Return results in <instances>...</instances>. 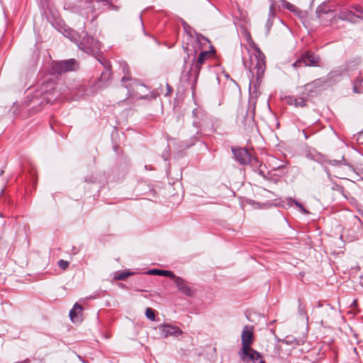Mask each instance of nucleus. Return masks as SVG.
I'll list each match as a JSON object with an SVG mask.
<instances>
[{"label":"nucleus","instance_id":"0eeeda50","mask_svg":"<svg viewBox=\"0 0 363 363\" xmlns=\"http://www.w3.org/2000/svg\"><path fill=\"white\" fill-rule=\"evenodd\" d=\"M235 158L242 164H247L252 161L250 152L245 148H233Z\"/></svg>","mask_w":363,"mask_h":363},{"label":"nucleus","instance_id":"9d476101","mask_svg":"<svg viewBox=\"0 0 363 363\" xmlns=\"http://www.w3.org/2000/svg\"><path fill=\"white\" fill-rule=\"evenodd\" d=\"M325 81L321 79H317L311 83L305 84L301 87V94L308 96L310 94L315 92L317 89L321 87L324 84Z\"/></svg>","mask_w":363,"mask_h":363},{"label":"nucleus","instance_id":"b1692460","mask_svg":"<svg viewBox=\"0 0 363 363\" xmlns=\"http://www.w3.org/2000/svg\"><path fill=\"white\" fill-rule=\"evenodd\" d=\"M335 189H336L337 191H339V192H342V191L343 188H342V186H341L336 185V188H335Z\"/></svg>","mask_w":363,"mask_h":363},{"label":"nucleus","instance_id":"6e6552de","mask_svg":"<svg viewBox=\"0 0 363 363\" xmlns=\"http://www.w3.org/2000/svg\"><path fill=\"white\" fill-rule=\"evenodd\" d=\"M173 280L179 291L187 296H193L194 290L186 280L176 275Z\"/></svg>","mask_w":363,"mask_h":363},{"label":"nucleus","instance_id":"5701e85b","mask_svg":"<svg viewBox=\"0 0 363 363\" xmlns=\"http://www.w3.org/2000/svg\"><path fill=\"white\" fill-rule=\"evenodd\" d=\"M332 20H330L328 16H324V21H321L323 23L326 24L327 22H330Z\"/></svg>","mask_w":363,"mask_h":363},{"label":"nucleus","instance_id":"412c9836","mask_svg":"<svg viewBox=\"0 0 363 363\" xmlns=\"http://www.w3.org/2000/svg\"><path fill=\"white\" fill-rule=\"evenodd\" d=\"M128 276H129V274H121L117 276L116 279L124 280Z\"/></svg>","mask_w":363,"mask_h":363},{"label":"nucleus","instance_id":"1a4fd4ad","mask_svg":"<svg viewBox=\"0 0 363 363\" xmlns=\"http://www.w3.org/2000/svg\"><path fill=\"white\" fill-rule=\"evenodd\" d=\"M215 52L213 50L212 51H202L197 60L194 62L193 65H194V72L196 75H198L201 69L202 65L209 58L213 56Z\"/></svg>","mask_w":363,"mask_h":363},{"label":"nucleus","instance_id":"39448f33","mask_svg":"<svg viewBox=\"0 0 363 363\" xmlns=\"http://www.w3.org/2000/svg\"><path fill=\"white\" fill-rule=\"evenodd\" d=\"M264 55L259 50L254 57H250L251 69L257 70L258 76L262 75L264 71Z\"/></svg>","mask_w":363,"mask_h":363},{"label":"nucleus","instance_id":"423d86ee","mask_svg":"<svg viewBox=\"0 0 363 363\" xmlns=\"http://www.w3.org/2000/svg\"><path fill=\"white\" fill-rule=\"evenodd\" d=\"M157 328L160 332L161 336L164 338H167L169 336L177 337L182 333V330L179 327L169 324L160 325Z\"/></svg>","mask_w":363,"mask_h":363},{"label":"nucleus","instance_id":"ddd939ff","mask_svg":"<svg viewBox=\"0 0 363 363\" xmlns=\"http://www.w3.org/2000/svg\"><path fill=\"white\" fill-rule=\"evenodd\" d=\"M82 307L78 303H75L69 312V317L74 323H79L82 320Z\"/></svg>","mask_w":363,"mask_h":363},{"label":"nucleus","instance_id":"f8f14e48","mask_svg":"<svg viewBox=\"0 0 363 363\" xmlns=\"http://www.w3.org/2000/svg\"><path fill=\"white\" fill-rule=\"evenodd\" d=\"M357 11L363 13V9H356ZM338 18L344 21H347L351 23H356L357 18H363V16H359L354 15L352 11L348 10L342 11L339 15Z\"/></svg>","mask_w":363,"mask_h":363},{"label":"nucleus","instance_id":"f03ea898","mask_svg":"<svg viewBox=\"0 0 363 363\" xmlns=\"http://www.w3.org/2000/svg\"><path fill=\"white\" fill-rule=\"evenodd\" d=\"M79 68V64L74 59L56 62L53 65L55 72L62 73L69 71H75Z\"/></svg>","mask_w":363,"mask_h":363},{"label":"nucleus","instance_id":"7ed1b4c3","mask_svg":"<svg viewBox=\"0 0 363 363\" xmlns=\"http://www.w3.org/2000/svg\"><path fill=\"white\" fill-rule=\"evenodd\" d=\"M255 341L254 327L252 325H245L241 333L242 347L246 350L250 347Z\"/></svg>","mask_w":363,"mask_h":363},{"label":"nucleus","instance_id":"f3484780","mask_svg":"<svg viewBox=\"0 0 363 363\" xmlns=\"http://www.w3.org/2000/svg\"><path fill=\"white\" fill-rule=\"evenodd\" d=\"M294 104L296 106L303 107L306 105V100L303 97L299 99H296L294 100Z\"/></svg>","mask_w":363,"mask_h":363},{"label":"nucleus","instance_id":"4468645a","mask_svg":"<svg viewBox=\"0 0 363 363\" xmlns=\"http://www.w3.org/2000/svg\"><path fill=\"white\" fill-rule=\"evenodd\" d=\"M147 273L152 275L164 276L172 279H174L175 277V274L172 272L167 270L151 269Z\"/></svg>","mask_w":363,"mask_h":363},{"label":"nucleus","instance_id":"f257e3e1","mask_svg":"<svg viewBox=\"0 0 363 363\" xmlns=\"http://www.w3.org/2000/svg\"><path fill=\"white\" fill-rule=\"evenodd\" d=\"M320 61V57L313 52H306L302 57L296 60L293 66L294 67H301L303 66H317Z\"/></svg>","mask_w":363,"mask_h":363},{"label":"nucleus","instance_id":"20e7f679","mask_svg":"<svg viewBox=\"0 0 363 363\" xmlns=\"http://www.w3.org/2000/svg\"><path fill=\"white\" fill-rule=\"evenodd\" d=\"M240 359L244 362H257L259 360L262 362L261 355L254 349L250 347L245 350L244 348H241L238 352Z\"/></svg>","mask_w":363,"mask_h":363},{"label":"nucleus","instance_id":"dca6fc26","mask_svg":"<svg viewBox=\"0 0 363 363\" xmlns=\"http://www.w3.org/2000/svg\"><path fill=\"white\" fill-rule=\"evenodd\" d=\"M145 315L150 320H154L155 319V311L151 308H146Z\"/></svg>","mask_w":363,"mask_h":363},{"label":"nucleus","instance_id":"aec40b11","mask_svg":"<svg viewBox=\"0 0 363 363\" xmlns=\"http://www.w3.org/2000/svg\"><path fill=\"white\" fill-rule=\"evenodd\" d=\"M58 266L62 269H66L69 266V262L67 261L60 259L58 262Z\"/></svg>","mask_w":363,"mask_h":363},{"label":"nucleus","instance_id":"6ab92c4d","mask_svg":"<svg viewBox=\"0 0 363 363\" xmlns=\"http://www.w3.org/2000/svg\"><path fill=\"white\" fill-rule=\"evenodd\" d=\"M341 168H342V167L340 166L335 169V171H334L335 176L338 178H345V175L344 174L341 173L340 171V169H341Z\"/></svg>","mask_w":363,"mask_h":363},{"label":"nucleus","instance_id":"2eb2a0df","mask_svg":"<svg viewBox=\"0 0 363 363\" xmlns=\"http://www.w3.org/2000/svg\"><path fill=\"white\" fill-rule=\"evenodd\" d=\"M362 82V79L357 77V79L353 83V91L356 94H359L362 92L361 89V83Z\"/></svg>","mask_w":363,"mask_h":363},{"label":"nucleus","instance_id":"9b49d317","mask_svg":"<svg viewBox=\"0 0 363 363\" xmlns=\"http://www.w3.org/2000/svg\"><path fill=\"white\" fill-rule=\"evenodd\" d=\"M317 17L320 21H324V16H328L330 20L334 19L335 15L333 9L326 4H323L318 6L316 9Z\"/></svg>","mask_w":363,"mask_h":363},{"label":"nucleus","instance_id":"393cba45","mask_svg":"<svg viewBox=\"0 0 363 363\" xmlns=\"http://www.w3.org/2000/svg\"><path fill=\"white\" fill-rule=\"evenodd\" d=\"M4 170L1 169V170H0V175H1H1H3V174H4Z\"/></svg>","mask_w":363,"mask_h":363},{"label":"nucleus","instance_id":"a878e982","mask_svg":"<svg viewBox=\"0 0 363 363\" xmlns=\"http://www.w3.org/2000/svg\"><path fill=\"white\" fill-rule=\"evenodd\" d=\"M357 301H356V300H354V301H353V305H354V306H357Z\"/></svg>","mask_w":363,"mask_h":363},{"label":"nucleus","instance_id":"4be33fe9","mask_svg":"<svg viewBox=\"0 0 363 363\" xmlns=\"http://www.w3.org/2000/svg\"><path fill=\"white\" fill-rule=\"evenodd\" d=\"M132 80V78L130 77V76L129 75H125L123 78H122V82L123 84H125L126 82L128 81H131Z\"/></svg>","mask_w":363,"mask_h":363},{"label":"nucleus","instance_id":"a211bd4d","mask_svg":"<svg viewBox=\"0 0 363 363\" xmlns=\"http://www.w3.org/2000/svg\"><path fill=\"white\" fill-rule=\"evenodd\" d=\"M345 69H342V71L340 70H333V71H331L330 73H329V77L330 79H333L337 76L340 77L341 74H342V72L344 71Z\"/></svg>","mask_w":363,"mask_h":363}]
</instances>
